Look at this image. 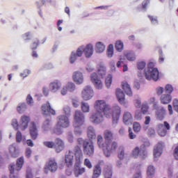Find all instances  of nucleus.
<instances>
[{
	"label": "nucleus",
	"mask_w": 178,
	"mask_h": 178,
	"mask_svg": "<svg viewBox=\"0 0 178 178\" xmlns=\"http://www.w3.org/2000/svg\"><path fill=\"white\" fill-rule=\"evenodd\" d=\"M94 112L90 116V121L94 124H99L104 122V117L111 119V106L105 100H97L94 104Z\"/></svg>",
	"instance_id": "nucleus-1"
},
{
	"label": "nucleus",
	"mask_w": 178,
	"mask_h": 178,
	"mask_svg": "<svg viewBox=\"0 0 178 178\" xmlns=\"http://www.w3.org/2000/svg\"><path fill=\"white\" fill-rule=\"evenodd\" d=\"M138 76L139 77H144L146 80L151 81H158L159 80V70L158 68L155 67V62L150 61L147 64V68L143 71V73L141 72H138Z\"/></svg>",
	"instance_id": "nucleus-2"
},
{
	"label": "nucleus",
	"mask_w": 178,
	"mask_h": 178,
	"mask_svg": "<svg viewBox=\"0 0 178 178\" xmlns=\"http://www.w3.org/2000/svg\"><path fill=\"white\" fill-rule=\"evenodd\" d=\"M104 137L106 141V145H107V148H105V156L106 158H109L111 156V154L113 152V151H116V148H118V143L116 142H113V134L111 130H106L104 132Z\"/></svg>",
	"instance_id": "nucleus-3"
},
{
	"label": "nucleus",
	"mask_w": 178,
	"mask_h": 178,
	"mask_svg": "<svg viewBox=\"0 0 178 178\" xmlns=\"http://www.w3.org/2000/svg\"><path fill=\"white\" fill-rule=\"evenodd\" d=\"M81 162H83V152L80 147H75V165L74 169L75 177H79L83 173H86V168L80 167Z\"/></svg>",
	"instance_id": "nucleus-4"
},
{
	"label": "nucleus",
	"mask_w": 178,
	"mask_h": 178,
	"mask_svg": "<svg viewBox=\"0 0 178 178\" xmlns=\"http://www.w3.org/2000/svg\"><path fill=\"white\" fill-rule=\"evenodd\" d=\"M69 126H70L69 117L65 116V115H60L57 117V122L56 127L54 129V133L57 136H60L63 133L62 129H67Z\"/></svg>",
	"instance_id": "nucleus-5"
},
{
	"label": "nucleus",
	"mask_w": 178,
	"mask_h": 178,
	"mask_svg": "<svg viewBox=\"0 0 178 178\" xmlns=\"http://www.w3.org/2000/svg\"><path fill=\"white\" fill-rule=\"evenodd\" d=\"M77 144L79 148L83 147V152L88 156H92L94 155V144L92 142L89 141L88 139L84 140L81 138L77 139Z\"/></svg>",
	"instance_id": "nucleus-6"
},
{
	"label": "nucleus",
	"mask_w": 178,
	"mask_h": 178,
	"mask_svg": "<svg viewBox=\"0 0 178 178\" xmlns=\"http://www.w3.org/2000/svg\"><path fill=\"white\" fill-rule=\"evenodd\" d=\"M83 54L88 59L91 58L94 55V45L91 43L86 44V46H80L77 49V55L79 57L83 56Z\"/></svg>",
	"instance_id": "nucleus-7"
},
{
	"label": "nucleus",
	"mask_w": 178,
	"mask_h": 178,
	"mask_svg": "<svg viewBox=\"0 0 178 178\" xmlns=\"http://www.w3.org/2000/svg\"><path fill=\"white\" fill-rule=\"evenodd\" d=\"M110 119L112 118V124L113 127H116L118 123H119V119H120V115L122 113V108L118 105L110 106Z\"/></svg>",
	"instance_id": "nucleus-8"
},
{
	"label": "nucleus",
	"mask_w": 178,
	"mask_h": 178,
	"mask_svg": "<svg viewBox=\"0 0 178 178\" xmlns=\"http://www.w3.org/2000/svg\"><path fill=\"white\" fill-rule=\"evenodd\" d=\"M23 163H24V158L22 156L17 159L16 164L13 163L10 165V178H19L17 175H15L13 173H15V172H19V170H21L22 168H23Z\"/></svg>",
	"instance_id": "nucleus-9"
},
{
	"label": "nucleus",
	"mask_w": 178,
	"mask_h": 178,
	"mask_svg": "<svg viewBox=\"0 0 178 178\" xmlns=\"http://www.w3.org/2000/svg\"><path fill=\"white\" fill-rule=\"evenodd\" d=\"M58 162L55 158H51L47 161L44 167V172L46 175H48L49 172L51 173H55L58 170Z\"/></svg>",
	"instance_id": "nucleus-10"
},
{
	"label": "nucleus",
	"mask_w": 178,
	"mask_h": 178,
	"mask_svg": "<svg viewBox=\"0 0 178 178\" xmlns=\"http://www.w3.org/2000/svg\"><path fill=\"white\" fill-rule=\"evenodd\" d=\"M94 97V89L90 86H86L81 91V98L83 101H90Z\"/></svg>",
	"instance_id": "nucleus-11"
},
{
	"label": "nucleus",
	"mask_w": 178,
	"mask_h": 178,
	"mask_svg": "<svg viewBox=\"0 0 178 178\" xmlns=\"http://www.w3.org/2000/svg\"><path fill=\"white\" fill-rule=\"evenodd\" d=\"M147 151L145 149H143V146L136 147L132 149L131 156L134 158V159H137V158H141V159H145L147 158Z\"/></svg>",
	"instance_id": "nucleus-12"
},
{
	"label": "nucleus",
	"mask_w": 178,
	"mask_h": 178,
	"mask_svg": "<svg viewBox=\"0 0 178 178\" xmlns=\"http://www.w3.org/2000/svg\"><path fill=\"white\" fill-rule=\"evenodd\" d=\"M74 91H76V84L69 81L61 88L60 92L63 97H65V95H67V92H74Z\"/></svg>",
	"instance_id": "nucleus-13"
},
{
	"label": "nucleus",
	"mask_w": 178,
	"mask_h": 178,
	"mask_svg": "<svg viewBox=\"0 0 178 178\" xmlns=\"http://www.w3.org/2000/svg\"><path fill=\"white\" fill-rule=\"evenodd\" d=\"M74 156H76V147L74 149V152L72 150H69L65 155V163L67 168L73 166V162H74Z\"/></svg>",
	"instance_id": "nucleus-14"
},
{
	"label": "nucleus",
	"mask_w": 178,
	"mask_h": 178,
	"mask_svg": "<svg viewBox=\"0 0 178 178\" xmlns=\"http://www.w3.org/2000/svg\"><path fill=\"white\" fill-rule=\"evenodd\" d=\"M157 133L161 137H165L168 134V130H170V124L165 121L163 124H159L157 125Z\"/></svg>",
	"instance_id": "nucleus-15"
},
{
	"label": "nucleus",
	"mask_w": 178,
	"mask_h": 178,
	"mask_svg": "<svg viewBox=\"0 0 178 178\" xmlns=\"http://www.w3.org/2000/svg\"><path fill=\"white\" fill-rule=\"evenodd\" d=\"M49 90L52 94H56L62 90V81L56 79L54 80L49 84Z\"/></svg>",
	"instance_id": "nucleus-16"
},
{
	"label": "nucleus",
	"mask_w": 178,
	"mask_h": 178,
	"mask_svg": "<svg viewBox=\"0 0 178 178\" xmlns=\"http://www.w3.org/2000/svg\"><path fill=\"white\" fill-rule=\"evenodd\" d=\"M86 122V117L84 113L79 110H76L74 115V122L73 124H84Z\"/></svg>",
	"instance_id": "nucleus-17"
},
{
	"label": "nucleus",
	"mask_w": 178,
	"mask_h": 178,
	"mask_svg": "<svg viewBox=\"0 0 178 178\" xmlns=\"http://www.w3.org/2000/svg\"><path fill=\"white\" fill-rule=\"evenodd\" d=\"M72 81L76 84V86H81L84 83V75L83 72L80 71H75L72 74Z\"/></svg>",
	"instance_id": "nucleus-18"
},
{
	"label": "nucleus",
	"mask_w": 178,
	"mask_h": 178,
	"mask_svg": "<svg viewBox=\"0 0 178 178\" xmlns=\"http://www.w3.org/2000/svg\"><path fill=\"white\" fill-rule=\"evenodd\" d=\"M42 111L43 115L46 116H49L50 115H56V111H55L54 108H52V107L51 106V103H49V102H47L44 104L42 106Z\"/></svg>",
	"instance_id": "nucleus-19"
},
{
	"label": "nucleus",
	"mask_w": 178,
	"mask_h": 178,
	"mask_svg": "<svg viewBox=\"0 0 178 178\" xmlns=\"http://www.w3.org/2000/svg\"><path fill=\"white\" fill-rule=\"evenodd\" d=\"M154 109H156V119L159 120H163L165 119V115H166V110L161 106H158L156 104H154Z\"/></svg>",
	"instance_id": "nucleus-20"
},
{
	"label": "nucleus",
	"mask_w": 178,
	"mask_h": 178,
	"mask_svg": "<svg viewBox=\"0 0 178 178\" xmlns=\"http://www.w3.org/2000/svg\"><path fill=\"white\" fill-rule=\"evenodd\" d=\"M30 116L24 115L20 118L19 129L22 131H24L29 127V123H30Z\"/></svg>",
	"instance_id": "nucleus-21"
},
{
	"label": "nucleus",
	"mask_w": 178,
	"mask_h": 178,
	"mask_svg": "<svg viewBox=\"0 0 178 178\" xmlns=\"http://www.w3.org/2000/svg\"><path fill=\"white\" fill-rule=\"evenodd\" d=\"M54 149L57 154L62 152L65 149V142L59 138H56L54 141Z\"/></svg>",
	"instance_id": "nucleus-22"
},
{
	"label": "nucleus",
	"mask_w": 178,
	"mask_h": 178,
	"mask_svg": "<svg viewBox=\"0 0 178 178\" xmlns=\"http://www.w3.org/2000/svg\"><path fill=\"white\" fill-rule=\"evenodd\" d=\"M163 148V142H159L156 146L155 147L154 149V161L157 160V158H159L161 155H162V149Z\"/></svg>",
	"instance_id": "nucleus-23"
},
{
	"label": "nucleus",
	"mask_w": 178,
	"mask_h": 178,
	"mask_svg": "<svg viewBox=\"0 0 178 178\" xmlns=\"http://www.w3.org/2000/svg\"><path fill=\"white\" fill-rule=\"evenodd\" d=\"M115 95L117 97V99L120 105H126V99L124 98V92L122 89L118 88L116 90Z\"/></svg>",
	"instance_id": "nucleus-24"
},
{
	"label": "nucleus",
	"mask_w": 178,
	"mask_h": 178,
	"mask_svg": "<svg viewBox=\"0 0 178 178\" xmlns=\"http://www.w3.org/2000/svg\"><path fill=\"white\" fill-rule=\"evenodd\" d=\"M122 121L127 126L133 123V115H131V113L129 111L124 112L122 115Z\"/></svg>",
	"instance_id": "nucleus-25"
},
{
	"label": "nucleus",
	"mask_w": 178,
	"mask_h": 178,
	"mask_svg": "<svg viewBox=\"0 0 178 178\" xmlns=\"http://www.w3.org/2000/svg\"><path fill=\"white\" fill-rule=\"evenodd\" d=\"M30 135L31 136L32 140H37V137H38V130L37 129V126L35 125V122H31V126L29 128Z\"/></svg>",
	"instance_id": "nucleus-26"
},
{
	"label": "nucleus",
	"mask_w": 178,
	"mask_h": 178,
	"mask_svg": "<svg viewBox=\"0 0 178 178\" xmlns=\"http://www.w3.org/2000/svg\"><path fill=\"white\" fill-rule=\"evenodd\" d=\"M8 151L12 158H17L19 156V148L16 146V143L10 145L8 147Z\"/></svg>",
	"instance_id": "nucleus-27"
},
{
	"label": "nucleus",
	"mask_w": 178,
	"mask_h": 178,
	"mask_svg": "<svg viewBox=\"0 0 178 178\" xmlns=\"http://www.w3.org/2000/svg\"><path fill=\"white\" fill-rule=\"evenodd\" d=\"M97 143L99 147H100L105 155V148H108V145H106V140L104 141V137L102 135L97 136Z\"/></svg>",
	"instance_id": "nucleus-28"
},
{
	"label": "nucleus",
	"mask_w": 178,
	"mask_h": 178,
	"mask_svg": "<svg viewBox=\"0 0 178 178\" xmlns=\"http://www.w3.org/2000/svg\"><path fill=\"white\" fill-rule=\"evenodd\" d=\"M87 136L89 140H92L97 138V133L95 129L92 126H89L87 129Z\"/></svg>",
	"instance_id": "nucleus-29"
},
{
	"label": "nucleus",
	"mask_w": 178,
	"mask_h": 178,
	"mask_svg": "<svg viewBox=\"0 0 178 178\" xmlns=\"http://www.w3.org/2000/svg\"><path fill=\"white\" fill-rule=\"evenodd\" d=\"M160 101L163 105H168V104H170V102H172V95L168 94H163L160 97Z\"/></svg>",
	"instance_id": "nucleus-30"
},
{
	"label": "nucleus",
	"mask_w": 178,
	"mask_h": 178,
	"mask_svg": "<svg viewBox=\"0 0 178 178\" xmlns=\"http://www.w3.org/2000/svg\"><path fill=\"white\" fill-rule=\"evenodd\" d=\"M105 44L102 42H97L95 44V50L96 54H102L105 51Z\"/></svg>",
	"instance_id": "nucleus-31"
},
{
	"label": "nucleus",
	"mask_w": 178,
	"mask_h": 178,
	"mask_svg": "<svg viewBox=\"0 0 178 178\" xmlns=\"http://www.w3.org/2000/svg\"><path fill=\"white\" fill-rule=\"evenodd\" d=\"M97 73L99 76L104 79L106 76V67L102 63H99L97 66Z\"/></svg>",
	"instance_id": "nucleus-32"
},
{
	"label": "nucleus",
	"mask_w": 178,
	"mask_h": 178,
	"mask_svg": "<svg viewBox=\"0 0 178 178\" xmlns=\"http://www.w3.org/2000/svg\"><path fill=\"white\" fill-rule=\"evenodd\" d=\"M122 86L125 94H127V95L129 97H133V92L131 91L130 85L127 81H123L122 83Z\"/></svg>",
	"instance_id": "nucleus-33"
},
{
	"label": "nucleus",
	"mask_w": 178,
	"mask_h": 178,
	"mask_svg": "<svg viewBox=\"0 0 178 178\" xmlns=\"http://www.w3.org/2000/svg\"><path fill=\"white\" fill-rule=\"evenodd\" d=\"M51 126H52V122H51V118L47 119L42 124V130L44 133L49 131L51 130Z\"/></svg>",
	"instance_id": "nucleus-34"
},
{
	"label": "nucleus",
	"mask_w": 178,
	"mask_h": 178,
	"mask_svg": "<svg viewBox=\"0 0 178 178\" xmlns=\"http://www.w3.org/2000/svg\"><path fill=\"white\" fill-rule=\"evenodd\" d=\"M104 175L105 178H112V166L106 165L104 170Z\"/></svg>",
	"instance_id": "nucleus-35"
},
{
	"label": "nucleus",
	"mask_w": 178,
	"mask_h": 178,
	"mask_svg": "<svg viewBox=\"0 0 178 178\" xmlns=\"http://www.w3.org/2000/svg\"><path fill=\"white\" fill-rule=\"evenodd\" d=\"M77 58H80V56H79V55L77 54V49L76 51H72L70 56V63H71V65H73L74 63H76V61L77 60Z\"/></svg>",
	"instance_id": "nucleus-36"
},
{
	"label": "nucleus",
	"mask_w": 178,
	"mask_h": 178,
	"mask_svg": "<svg viewBox=\"0 0 178 178\" xmlns=\"http://www.w3.org/2000/svg\"><path fill=\"white\" fill-rule=\"evenodd\" d=\"M101 173H102L101 166H99V165H97L93 170V175L92 177L98 178L99 177L101 176Z\"/></svg>",
	"instance_id": "nucleus-37"
},
{
	"label": "nucleus",
	"mask_w": 178,
	"mask_h": 178,
	"mask_svg": "<svg viewBox=\"0 0 178 178\" xmlns=\"http://www.w3.org/2000/svg\"><path fill=\"white\" fill-rule=\"evenodd\" d=\"M147 176L148 178H152L155 176V168L153 165L147 167Z\"/></svg>",
	"instance_id": "nucleus-38"
},
{
	"label": "nucleus",
	"mask_w": 178,
	"mask_h": 178,
	"mask_svg": "<svg viewBox=\"0 0 178 178\" xmlns=\"http://www.w3.org/2000/svg\"><path fill=\"white\" fill-rule=\"evenodd\" d=\"M81 108L83 113H88L90 112V104L86 102H81Z\"/></svg>",
	"instance_id": "nucleus-39"
},
{
	"label": "nucleus",
	"mask_w": 178,
	"mask_h": 178,
	"mask_svg": "<svg viewBox=\"0 0 178 178\" xmlns=\"http://www.w3.org/2000/svg\"><path fill=\"white\" fill-rule=\"evenodd\" d=\"M147 66V63H145V61L144 60H139L136 63V67L138 69V70H139L138 72H141V70H145V67Z\"/></svg>",
	"instance_id": "nucleus-40"
},
{
	"label": "nucleus",
	"mask_w": 178,
	"mask_h": 178,
	"mask_svg": "<svg viewBox=\"0 0 178 178\" xmlns=\"http://www.w3.org/2000/svg\"><path fill=\"white\" fill-rule=\"evenodd\" d=\"M81 126H83V124H73L75 136H81V134L83 133V131L81 130Z\"/></svg>",
	"instance_id": "nucleus-41"
},
{
	"label": "nucleus",
	"mask_w": 178,
	"mask_h": 178,
	"mask_svg": "<svg viewBox=\"0 0 178 178\" xmlns=\"http://www.w3.org/2000/svg\"><path fill=\"white\" fill-rule=\"evenodd\" d=\"M26 109H27V104L26 103H20L17 107L18 113H23Z\"/></svg>",
	"instance_id": "nucleus-42"
},
{
	"label": "nucleus",
	"mask_w": 178,
	"mask_h": 178,
	"mask_svg": "<svg viewBox=\"0 0 178 178\" xmlns=\"http://www.w3.org/2000/svg\"><path fill=\"white\" fill-rule=\"evenodd\" d=\"M92 84H93L96 90H102V88H104V83H102V80L101 79L93 82Z\"/></svg>",
	"instance_id": "nucleus-43"
},
{
	"label": "nucleus",
	"mask_w": 178,
	"mask_h": 178,
	"mask_svg": "<svg viewBox=\"0 0 178 178\" xmlns=\"http://www.w3.org/2000/svg\"><path fill=\"white\" fill-rule=\"evenodd\" d=\"M125 57L129 62H134V60H136V54L134 52L129 51L125 54Z\"/></svg>",
	"instance_id": "nucleus-44"
},
{
	"label": "nucleus",
	"mask_w": 178,
	"mask_h": 178,
	"mask_svg": "<svg viewBox=\"0 0 178 178\" xmlns=\"http://www.w3.org/2000/svg\"><path fill=\"white\" fill-rule=\"evenodd\" d=\"M22 140H23V141H25L26 140V136H23L20 131H17V134H16V141L17 143H22Z\"/></svg>",
	"instance_id": "nucleus-45"
},
{
	"label": "nucleus",
	"mask_w": 178,
	"mask_h": 178,
	"mask_svg": "<svg viewBox=\"0 0 178 178\" xmlns=\"http://www.w3.org/2000/svg\"><path fill=\"white\" fill-rule=\"evenodd\" d=\"M151 123V117L149 115H147L145 117L144 126L143 127V130L146 131L148 129V124Z\"/></svg>",
	"instance_id": "nucleus-46"
},
{
	"label": "nucleus",
	"mask_w": 178,
	"mask_h": 178,
	"mask_svg": "<svg viewBox=\"0 0 178 178\" xmlns=\"http://www.w3.org/2000/svg\"><path fill=\"white\" fill-rule=\"evenodd\" d=\"M123 47H124L123 42H122L121 40H118L115 42V49L118 52H122L123 51Z\"/></svg>",
	"instance_id": "nucleus-47"
},
{
	"label": "nucleus",
	"mask_w": 178,
	"mask_h": 178,
	"mask_svg": "<svg viewBox=\"0 0 178 178\" xmlns=\"http://www.w3.org/2000/svg\"><path fill=\"white\" fill-rule=\"evenodd\" d=\"M91 83H95V81H98L101 80V78L99 77L98 74L97 72H93L90 76Z\"/></svg>",
	"instance_id": "nucleus-48"
},
{
	"label": "nucleus",
	"mask_w": 178,
	"mask_h": 178,
	"mask_svg": "<svg viewBox=\"0 0 178 178\" xmlns=\"http://www.w3.org/2000/svg\"><path fill=\"white\" fill-rule=\"evenodd\" d=\"M63 112L64 113V116H67V118H69V116H70V115L72 113V111L69 106H65L63 108Z\"/></svg>",
	"instance_id": "nucleus-49"
},
{
	"label": "nucleus",
	"mask_w": 178,
	"mask_h": 178,
	"mask_svg": "<svg viewBox=\"0 0 178 178\" xmlns=\"http://www.w3.org/2000/svg\"><path fill=\"white\" fill-rule=\"evenodd\" d=\"M133 129L135 133H140V131H141V124H140V122H134Z\"/></svg>",
	"instance_id": "nucleus-50"
},
{
	"label": "nucleus",
	"mask_w": 178,
	"mask_h": 178,
	"mask_svg": "<svg viewBox=\"0 0 178 178\" xmlns=\"http://www.w3.org/2000/svg\"><path fill=\"white\" fill-rule=\"evenodd\" d=\"M125 156L124 147L123 146H120L118 149V158L120 159H124Z\"/></svg>",
	"instance_id": "nucleus-51"
},
{
	"label": "nucleus",
	"mask_w": 178,
	"mask_h": 178,
	"mask_svg": "<svg viewBox=\"0 0 178 178\" xmlns=\"http://www.w3.org/2000/svg\"><path fill=\"white\" fill-rule=\"evenodd\" d=\"M106 55L108 58H112V56H113V44L108 45L106 51Z\"/></svg>",
	"instance_id": "nucleus-52"
},
{
	"label": "nucleus",
	"mask_w": 178,
	"mask_h": 178,
	"mask_svg": "<svg viewBox=\"0 0 178 178\" xmlns=\"http://www.w3.org/2000/svg\"><path fill=\"white\" fill-rule=\"evenodd\" d=\"M11 126L13 127L14 129L19 130L20 124H19L17 119L13 118L11 120Z\"/></svg>",
	"instance_id": "nucleus-53"
},
{
	"label": "nucleus",
	"mask_w": 178,
	"mask_h": 178,
	"mask_svg": "<svg viewBox=\"0 0 178 178\" xmlns=\"http://www.w3.org/2000/svg\"><path fill=\"white\" fill-rule=\"evenodd\" d=\"M112 79H113L112 74H108L107 76V77L106 78L105 83H106V86L107 87V88H111V86L112 84Z\"/></svg>",
	"instance_id": "nucleus-54"
},
{
	"label": "nucleus",
	"mask_w": 178,
	"mask_h": 178,
	"mask_svg": "<svg viewBox=\"0 0 178 178\" xmlns=\"http://www.w3.org/2000/svg\"><path fill=\"white\" fill-rule=\"evenodd\" d=\"M31 74V71L29 69H26L24 70L23 72H21L19 74V76L23 79V80H24V79H26V77H29V75Z\"/></svg>",
	"instance_id": "nucleus-55"
},
{
	"label": "nucleus",
	"mask_w": 178,
	"mask_h": 178,
	"mask_svg": "<svg viewBox=\"0 0 178 178\" xmlns=\"http://www.w3.org/2000/svg\"><path fill=\"white\" fill-rule=\"evenodd\" d=\"M43 145L47 148H55V142L54 141H44L43 142Z\"/></svg>",
	"instance_id": "nucleus-56"
},
{
	"label": "nucleus",
	"mask_w": 178,
	"mask_h": 178,
	"mask_svg": "<svg viewBox=\"0 0 178 178\" xmlns=\"http://www.w3.org/2000/svg\"><path fill=\"white\" fill-rule=\"evenodd\" d=\"M134 104L136 108H141V97L136 96V99L134 100Z\"/></svg>",
	"instance_id": "nucleus-57"
},
{
	"label": "nucleus",
	"mask_w": 178,
	"mask_h": 178,
	"mask_svg": "<svg viewBox=\"0 0 178 178\" xmlns=\"http://www.w3.org/2000/svg\"><path fill=\"white\" fill-rule=\"evenodd\" d=\"M165 90L167 92V94L170 95L173 92V86L170 84H167L165 86Z\"/></svg>",
	"instance_id": "nucleus-58"
},
{
	"label": "nucleus",
	"mask_w": 178,
	"mask_h": 178,
	"mask_svg": "<svg viewBox=\"0 0 178 178\" xmlns=\"http://www.w3.org/2000/svg\"><path fill=\"white\" fill-rule=\"evenodd\" d=\"M152 24H154V26H156L158 25V17H154V16H151V15H149L148 16Z\"/></svg>",
	"instance_id": "nucleus-59"
},
{
	"label": "nucleus",
	"mask_w": 178,
	"mask_h": 178,
	"mask_svg": "<svg viewBox=\"0 0 178 178\" xmlns=\"http://www.w3.org/2000/svg\"><path fill=\"white\" fill-rule=\"evenodd\" d=\"M26 103L30 106H33L34 105V100L33 99V97L31 95H28L26 97Z\"/></svg>",
	"instance_id": "nucleus-60"
},
{
	"label": "nucleus",
	"mask_w": 178,
	"mask_h": 178,
	"mask_svg": "<svg viewBox=\"0 0 178 178\" xmlns=\"http://www.w3.org/2000/svg\"><path fill=\"white\" fill-rule=\"evenodd\" d=\"M134 118L136 120H141L143 119V113L140 111H136Z\"/></svg>",
	"instance_id": "nucleus-61"
},
{
	"label": "nucleus",
	"mask_w": 178,
	"mask_h": 178,
	"mask_svg": "<svg viewBox=\"0 0 178 178\" xmlns=\"http://www.w3.org/2000/svg\"><path fill=\"white\" fill-rule=\"evenodd\" d=\"M149 106L148 104H142V107H141V111L143 115H145L147 113V112H148V109H149Z\"/></svg>",
	"instance_id": "nucleus-62"
},
{
	"label": "nucleus",
	"mask_w": 178,
	"mask_h": 178,
	"mask_svg": "<svg viewBox=\"0 0 178 178\" xmlns=\"http://www.w3.org/2000/svg\"><path fill=\"white\" fill-rule=\"evenodd\" d=\"M125 60L124 56H120L119 58V60L117 63V67H122V64L124 63Z\"/></svg>",
	"instance_id": "nucleus-63"
},
{
	"label": "nucleus",
	"mask_w": 178,
	"mask_h": 178,
	"mask_svg": "<svg viewBox=\"0 0 178 178\" xmlns=\"http://www.w3.org/2000/svg\"><path fill=\"white\" fill-rule=\"evenodd\" d=\"M172 105H173L174 111H175V112H178V99H173Z\"/></svg>",
	"instance_id": "nucleus-64"
}]
</instances>
